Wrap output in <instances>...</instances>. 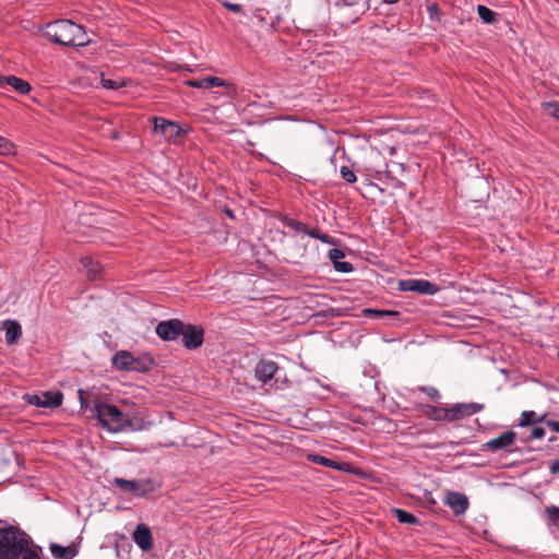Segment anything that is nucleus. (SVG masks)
Returning a JSON list of instances; mask_svg holds the SVG:
<instances>
[{
  "label": "nucleus",
  "instance_id": "423d86ee",
  "mask_svg": "<svg viewBox=\"0 0 559 559\" xmlns=\"http://www.w3.org/2000/svg\"><path fill=\"white\" fill-rule=\"evenodd\" d=\"M154 132L160 134L167 142L176 143L185 135V130L174 121L154 117Z\"/></svg>",
  "mask_w": 559,
  "mask_h": 559
},
{
  "label": "nucleus",
  "instance_id": "ddd939ff",
  "mask_svg": "<svg viewBox=\"0 0 559 559\" xmlns=\"http://www.w3.org/2000/svg\"><path fill=\"white\" fill-rule=\"evenodd\" d=\"M276 362L271 360H260L254 368L255 378L262 383L269 382L277 371Z\"/></svg>",
  "mask_w": 559,
  "mask_h": 559
},
{
  "label": "nucleus",
  "instance_id": "4c0bfd02",
  "mask_svg": "<svg viewBox=\"0 0 559 559\" xmlns=\"http://www.w3.org/2000/svg\"><path fill=\"white\" fill-rule=\"evenodd\" d=\"M544 437H545V430L542 427H534L530 435V439H542Z\"/></svg>",
  "mask_w": 559,
  "mask_h": 559
},
{
  "label": "nucleus",
  "instance_id": "a19ab883",
  "mask_svg": "<svg viewBox=\"0 0 559 559\" xmlns=\"http://www.w3.org/2000/svg\"><path fill=\"white\" fill-rule=\"evenodd\" d=\"M549 469L551 474L559 473V459L551 462Z\"/></svg>",
  "mask_w": 559,
  "mask_h": 559
},
{
  "label": "nucleus",
  "instance_id": "f704fd0d",
  "mask_svg": "<svg viewBox=\"0 0 559 559\" xmlns=\"http://www.w3.org/2000/svg\"><path fill=\"white\" fill-rule=\"evenodd\" d=\"M221 3L225 9H227L230 12L240 13L242 11L241 5L238 3H231L228 1H221Z\"/></svg>",
  "mask_w": 559,
  "mask_h": 559
},
{
  "label": "nucleus",
  "instance_id": "2f4dec72",
  "mask_svg": "<svg viewBox=\"0 0 559 559\" xmlns=\"http://www.w3.org/2000/svg\"><path fill=\"white\" fill-rule=\"evenodd\" d=\"M341 177L348 183H354L357 180L355 173L347 166H342L340 169Z\"/></svg>",
  "mask_w": 559,
  "mask_h": 559
},
{
  "label": "nucleus",
  "instance_id": "2eb2a0df",
  "mask_svg": "<svg viewBox=\"0 0 559 559\" xmlns=\"http://www.w3.org/2000/svg\"><path fill=\"white\" fill-rule=\"evenodd\" d=\"M133 540L142 550H150L153 547V537L145 524H139L133 532Z\"/></svg>",
  "mask_w": 559,
  "mask_h": 559
},
{
  "label": "nucleus",
  "instance_id": "cd10ccee",
  "mask_svg": "<svg viewBox=\"0 0 559 559\" xmlns=\"http://www.w3.org/2000/svg\"><path fill=\"white\" fill-rule=\"evenodd\" d=\"M100 84L106 90H118L126 85V82L121 79H105L104 76L100 80Z\"/></svg>",
  "mask_w": 559,
  "mask_h": 559
},
{
  "label": "nucleus",
  "instance_id": "49530a36",
  "mask_svg": "<svg viewBox=\"0 0 559 559\" xmlns=\"http://www.w3.org/2000/svg\"><path fill=\"white\" fill-rule=\"evenodd\" d=\"M558 357H559V352H558Z\"/></svg>",
  "mask_w": 559,
  "mask_h": 559
},
{
  "label": "nucleus",
  "instance_id": "393cba45",
  "mask_svg": "<svg viewBox=\"0 0 559 559\" xmlns=\"http://www.w3.org/2000/svg\"><path fill=\"white\" fill-rule=\"evenodd\" d=\"M477 13L481 21L486 24H492L497 21V13L487 8L486 5L479 4L477 7Z\"/></svg>",
  "mask_w": 559,
  "mask_h": 559
},
{
  "label": "nucleus",
  "instance_id": "c9c22d12",
  "mask_svg": "<svg viewBox=\"0 0 559 559\" xmlns=\"http://www.w3.org/2000/svg\"><path fill=\"white\" fill-rule=\"evenodd\" d=\"M12 145L11 143L0 135V154H8L11 152Z\"/></svg>",
  "mask_w": 559,
  "mask_h": 559
},
{
  "label": "nucleus",
  "instance_id": "b1692460",
  "mask_svg": "<svg viewBox=\"0 0 559 559\" xmlns=\"http://www.w3.org/2000/svg\"><path fill=\"white\" fill-rule=\"evenodd\" d=\"M124 425H123V431L130 430V431H140L145 428V423L143 419L138 417H129L128 415L123 416Z\"/></svg>",
  "mask_w": 559,
  "mask_h": 559
},
{
  "label": "nucleus",
  "instance_id": "aec40b11",
  "mask_svg": "<svg viewBox=\"0 0 559 559\" xmlns=\"http://www.w3.org/2000/svg\"><path fill=\"white\" fill-rule=\"evenodd\" d=\"M81 263L85 267L86 275L90 280L98 278V276L102 272V266L97 261H94L90 257H84L81 259Z\"/></svg>",
  "mask_w": 559,
  "mask_h": 559
},
{
  "label": "nucleus",
  "instance_id": "f257e3e1",
  "mask_svg": "<svg viewBox=\"0 0 559 559\" xmlns=\"http://www.w3.org/2000/svg\"><path fill=\"white\" fill-rule=\"evenodd\" d=\"M0 559H41L38 549L20 530L9 526L0 528Z\"/></svg>",
  "mask_w": 559,
  "mask_h": 559
},
{
  "label": "nucleus",
  "instance_id": "c756f323",
  "mask_svg": "<svg viewBox=\"0 0 559 559\" xmlns=\"http://www.w3.org/2000/svg\"><path fill=\"white\" fill-rule=\"evenodd\" d=\"M282 221H283V223L287 227H289V228H292V229H294V230H296L298 233L306 234V231H307L306 225H304L302 223H300V222H298L296 219H293V218H289V217H284Z\"/></svg>",
  "mask_w": 559,
  "mask_h": 559
},
{
  "label": "nucleus",
  "instance_id": "f8f14e48",
  "mask_svg": "<svg viewBox=\"0 0 559 559\" xmlns=\"http://www.w3.org/2000/svg\"><path fill=\"white\" fill-rule=\"evenodd\" d=\"M445 504L451 508L456 515L464 514L468 508V499L464 493L451 491L447 495Z\"/></svg>",
  "mask_w": 559,
  "mask_h": 559
},
{
  "label": "nucleus",
  "instance_id": "6ab92c4d",
  "mask_svg": "<svg viewBox=\"0 0 559 559\" xmlns=\"http://www.w3.org/2000/svg\"><path fill=\"white\" fill-rule=\"evenodd\" d=\"M188 85L197 88H211L215 86H224L225 82L217 76H207L200 80H190Z\"/></svg>",
  "mask_w": 559,
  "mask_h": 559
},
{
  "label": "nucleus",
  "instance_id": "4468645a",
  "mask_svg": "<svg viewBox=\"0 0 559 559\" xmlns=\"http://www.w3.org/2000/svg\"><path fill=\"white\" fill-rule=\"evenodd\" d=\"M7 86L12 87L15 92H17L21 95H26L31 92V85L28 82L14 75L0 74V87L4 88Z\"/></svg>",
  "mask_w": 559,
  "mask_h": 559
},
{
  "label": "nucleus",
  "instance_id": "79ce46f5",
  "mask_svg": "<svg viewBox=\"0 0 559 559\" xmlns=\"http://www.w3.org/2000/svg\"><path fill=\"white\" fill-rule=\"evenodd\" d=\"M79 396H80L81 406L85 407L86 406V402L83 399V391L82 390H79Z\"/></svg>",
  "mask_w": 559,
  "mask_h": 559
},
{
  "label": "nucleus",
  "instance_id": "473e14b6",
  "mask_svg": "<svg viewBox=\"0 0 559 559\" xmlns=\"http://www.w3.org/2000/svg\"><path fill=\"white\" fill-rule=\"evenodd\" d=\"M547 515L552 523H559V507L551 506L546 509Z\"/></svg>",
  "mask_w": 559,
  "mask_h": 559
},
{
  "label": "nucleus",
  "instance_id": "f03ea898",
  "mask_svg": "<svg viewBox=\"0 0 559 559\" xmlns=\"http://www.w3.org/2000/svg\"><path fill=\"white\" fill-rule=\"evenodd\" d=\"M45 34L51 41L62 46L84 47L90 43L84 28L70 20L48 23Z\"/></svg>",
  "mask_w": 559,
  "mask_h": 559
},
{
  "label": "nucleus",
  "instance_id": "9b49d317",
  "mask_svg": "<svg viewBox=\"0 0 559 559\" xmlns=\"http://www.w3.org/2000/svg\"><path fill=\"white\" fill-rule=\"evenodd\" d=\"M516 432L513 430H507L500 436L490 439L484 444L485 450L497 452L500 450H509L515 442Z\"/></svg>",
  "mask_w": 559,
  "mask_h": 559
},
{
  "label": "nucleus",
  "instance_id": "e433bc0d",
  "mask_svg": "<svg viewBox=\"0 0 559 559\" xmlns=\"http://www.w3.org/2000/svg\"><path fill=\"white\" fill-rule=\"evenodd\" d=\"M428 12L431 20H439L440 19V10L436 3L428 5Z\"/></svg>",
  "mask_w": 559,
  "mask_h": 559
},
{
  "label": "nucleus",
  "instance_id": "f3484780",
  "mask_svg": "<svg viewBox=\"0 0 559 559\" xmlns=\"http://www.w3.org/2000/svg\"><path fill=\"white\" fill-rule=\"evenodd\" d=\"M5 331V341L9 345L15 344L22 336V328L14 320H5L3 322Z\"/></svg>",
  "mask_w": 559,
  "mask_h": 559
},
{
  "label": "nucleus",
  "instance_id": "5701e85b",
  "mask_svg": "<svg viewBox=\"0 0 559 559\" xmlns=\"http://www.w3.org/2000/svg\"><path fill=\"white\" fill-rule=\"evenodd\" d=\"M392 513L395 515V518L397 519V521L400 523L408 524V525L419 524V520L414 514H412L403 509L394 508V509H392Z\"/></svg>",
  "mask_w": 559,
  "mask_h": 559
},
{
  "label": "nucleus",
  "instance_id": "c03bdc74",
  "mask_svg": "<svg viewBox=\"0 0 559 559\" xmlns=\"http://www.w3.org/2000/svg\"><path fill=\"white\" fill-rule=\"evenodd\" d=\"M402 186H403V182H401L400 180H395L394 187H402Z\"/></svg>",
  "mask_w": 559,
  "mask_h": 559
},
{
  "label": "nucleus",
  "instance_id": "c85d7f7f",
  "mask_svg": "<svg viewBox=\"0 0 559 559\" xmlns=\"http://www.w3.org/2000/svg\"><path fill=\"white\" fill-rule=\"evenodd\" d=\"M306 234L312 238L319 239L320 241H322L324 243H330V245L334 243L333 237H331L328 234H322L318 229H307Z\"/></svg>",
  "mask_w": 559,
  "mask_h": 559
},
{
  "label": "nucleus",
  "instance_id": "20e7f679",
  "mask_svg": "<svg viewBox=\"0 0 559 559\" xmlns=\"http://www.w3.org/2000/svg\"><path fill=\"white\" fill-rule=\"evenodd\" d=\"M484 405L478 403L456 404L451 408L438 409L429 406L431 413L429 415L435 419L456 420L466 416L474 415L480 412Z\"/></svg>",
  "mask_w": 559,
  "mask_h": 559
},
{
  "label": "nucleus",
  "instance_id": "a18cd8bd",
  "mask_svg": "<svg viewBox=\"0 0 559 559\" xmlns=\"http://www.w3.org/2000/svg\"><path fill=\"white\" fill-rule=\"evenodd\" d=\"M227 216H231V212L230 211H227Z\"/></svg>",
  "mask_w": 559,
  "mask_h": 559
},
{
  "label": "nucleus",
  "instance_id": "0eeeda50",
  "mask_svg": "<svg viewBox=\"0 0 559 559\" xmlns=\"http://www.w3.org/2000/svg\"><path fill=\"white\" fill-rule=\"evenodd\" d=\"M112 365L119 370L147 371L150 362L133 357L127 350H120L114 355Z\"/></svg>",
  "mask_w": 559,
  "mask_h": 559
},
{
  "label": "nucleus",
  "instance_id": "dca6fc26",
  "mask_svg": "<svg viewBox=\"0 0 559 559\" xmlns=\"http://www.w3.org/2000/svg\"><path fill=\"white\" fill-rule=\"evenodd\" d=\"M345 253L340 249H331L329 251V259L333 263L334 269L341 273H349L353 271V265L349 262L343 261Z\"/></svg>",
  "mask_w": 559,
  "mask_h": 559
},
{
  "label": "nucleus",
  "instance_id": "37998d69",
  "mask_svg": "<svg viewBox=\"0 0 559 559\" xmlns=\"http://www.w3.org/2000/svg\"><path fill=\"white\" fill-rule=\"evenodd\" d=\"M385 3L388 4H394L396 3L399 0H383Z\"/></svg>",
  "mask_w": 559,
  "mask_h": 559
},
{
  "label": "nucleus",
  "instance_id": "a878e982",
  "mask_svg": "<svg viewBox=\"0 0 559 559\" xmlns=\"http://www.w3.org/2000/svg\"><path fill=\"white\" fill-rule=\"evenodd\" d=\"M542 420H543V417L536 419L535 412H533V411H524L521 414V417H520V420H519V426L520 427H526V426L532 425L533 423L542 421Z\"/></svg>",
  "mask_w": 559,
  "mask_h": 559
},
{
  "label": "nucleus",
  "instance_id": "ea45409f",
  "mask_svg": "<svg viewBox=\"0 0 559 559\" xmlns=\"http://www.w3.org/2000/svg\"><path fill=\"white\" fill-rule=\"evenodd\" d=\"M546 425L555 432H559V421L546 420Z\"/></svg>",
  "mask_w": 559,
  "mask_h": 559
},
{
  "label": "nucleus",
  "instance_id": "58836bf2",
  "mask_svg": "<svg viewBox=\"0 0 559 559\" xmlns=\"http://www.w3.org/2000/svg\"><path fill=\"white\" fill-rule=\"evenodd\" d=\"M27 402L32 405L43 406L41 395H27Z\"/></svg>",
  "mask_w": 559,
  "mask_h": 559
},
{
  "label": "nucleus",
  "instance_id": "39448f33",
  "mask_svg": "<svg viewBox=\"0 0 559 559\" xmlns=\"http://www.w3.org/2000/svg\"><path fill=\"white\" fill-rule=\"evenodd\" d=\"M121 491L132 493L135 497H145L156 490L158 487L152 479H123L116 477L112 480Z\"/></svg>",
  "mask_w": 559,
  "mask_h": 559
},
{
  "label": "nucleus",
  "instance_id": "412c9836",
  "mask_svg": "<svg viewBox=\"0 0 559 559\" xmlns=\"http://www.w3.org/2000/svg\"><path fill=\"white\" fill-rule=\"evenodd\" d=\"M43 407H57L62 404L63 395L61 392L47 391L41 394Z\"/></svg>",
  "mask_w": 559,
  "mask_h": 559
},
{
  "label": "nucleus",
  "instance_id": "6e6552de",
  "mask_svg": "<svg viewBox=\"0 0 559 559\" xmlns=\"http://www.w3.org/2000/svg\"><path fill=\"white\" fill-rule=\"evenodd\" d=\"M401 292H415L421 295H435L439 292V287L427 280H404L399 283Z\"/></svg>",
  "mask_w": 559,
  "mask_h": 559
},
{
  "label": "nucleus",
  "instance_id": "bb28decb",
  "mask_svg": "<svg viewBox=\"0 0 559 559\" xmlns=\"http://www.w3.org/2000/svg\"><path fill=\"white\" fill-rule=\"evenodd\" d=\"M366 313L371 314L374 318H379V319L395 318L399 316L397 311L382 310V309H367Z\"/></svg>",
  "mask_w": 559,
  "mask_h": 559
},
{
  "label": "nucleus",
  "instance_id": "7c9ffc66",
  "mask_svg": "<svg viewBox=\"0 0 559 559\" xmlns=\"http://www.w3.org/2000/svg\"><path fill=\"white\" fill-rule=\"evenodd\" d=\"M544 112L550 117L559 119V105L554 102L543 104Z\"/></svg>",
  "mask_w": 559,
  "mask_h": 559
},
{
  "label": "nucleus",
  "instance_id": "9d476101",
  "mask_svg": "<svg viewBox=\"0 0 559 559\" xmlns=\"http://www.w3.org/2000/svg\"><path fill=\"white\" fill-rule=\"evenodd\" d=\"M182 343L188 349H195L200 347L204 340V330L198 325L185 324V329L180 334Z\"/></svg>",
  "mask_w": 559,
  "mask_h": 559
},
{
  "label": "nucleus",
  "instance_id": "7ed1b4c3",
  "mask_svg": "<svg viewBox=\"0 0 559 559\" xmlns=\"http://www.w3.org/2000/svg\"><path fill=\"white\" fill-rule=\"evenodd\" d=\"M93 412L96 414L100 425L109 432L123 431L124 414L116 406L97 399L94 402Z\"/></svg>",
  "mask_w": 559,
  "mask_h": 559
},
{
  "label": "nucleus",
  "instance_id": "72a5a7b5",
  "mask_svg": "<svg viewBox=\"0 0 559 559\" xmlns=\"http://www.w3.org/2000/svg\"><path fill=\"white\" fill-rule=\"evenodd\" d=\"M420 391L424 392L431 400H438L440 397L439 391L433 386H421Z\"/></svg>",
  "mask_w": 559,
  "mask_h": 559
},
{
  "label": "nucleus",
  "instance_id": "1a4fd4ad",
  "mask_svg": "<svg viewBox=\"0 0 559 559\" xmlns=\"http://www.w3.org/2000/svg\"><path fill=\"white\" fill-rule=\"evenodd\" d=\"M185 329V323L178 319L162 321L156 325V334L164 341H175Z\"/></svg>",
  "mask_w": 559,
  "mask_h": 559
},
{
  "label": "nucleus",
  "instance_id": "a211bd4d",
  "mask_svg": "<svg viewBox=\"0 0 559 559\" xmlns=\"http://www.w3.org/2000/svg\"><path fill=\"white\" fill-rule=\"evenodd\" d=\"M49 549L55 559H72L76 556L75 546L64 547L58 544H50Z\"/></svg>",
  "mask_w": 559,
  "mask_h": 559
},
{
  "label": "nucleus",
  "instance_id": "4be33fe9",
  "mask_svg": "<svg viewBox=\"0 0 559 559\" xmlns=\"http://www.w3.org/2000/svg\"><path fill=\"white\" fill-rule=\"evenodd\" d=\"M307 459L308 461L312 462V463H316V464H319V465H323V466H326V467H331V468H334V469H338V471H343V467L341 466L340 463L331 460V459H328L325 456H322V455H319V454H308L307 455Z\"/></svg>",
  "mask_w": 559,
  "mask_h": 559
}]
</instances>
